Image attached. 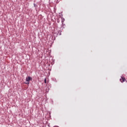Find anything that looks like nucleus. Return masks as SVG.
Segmentation results:
<instances>
[{
	"mask_svg": "<svg viewBox=\"0 0 127 127\" xmlns=\"http://www.w3.org/2000/svg\"><path fill=\"white\" fill-rule=\"evenodd\" d=\"M44 82H45V84H46V83H47V82L46 81V78L45 79Z\"/></svg>",
	"mask_w": 127,
	"mask_h": 127,
	"instance_id": "obj_3",
	"label": "nucleus"
},
{
	"mask_svg": "<svg viewBox=\"0 0 127 127\" xmlns=\"http://www.w3.org/2000/svg\"><path fill=\"white\" fill-rule=\"evenodd\" d=\"M32 81V77H30V76H28L27 77H26V82L25 84H29V81Z\"/></svg>",
	"mask_w": 127,
	"mask_h": 127,
	"instance_id": "obj_1",
	"label": "nucleus"
},
{
	"mask_svg": "<svg viewBox=\"0 0 127 127\" xmlns=\"http://www.w3.org/2000/svg\"><path fill=\"white\" fill-rule=\"evenodd\" d=\"M125 80L126 78H125V77L124 76H122L121 78H120V82H121V83H124V82H125Z\"/></svg>",
	"mask_w": 127,
	"mask_h": 127,
	"instance_id": "obj_2",
	"label": "nucleus"
}]
</instances>
